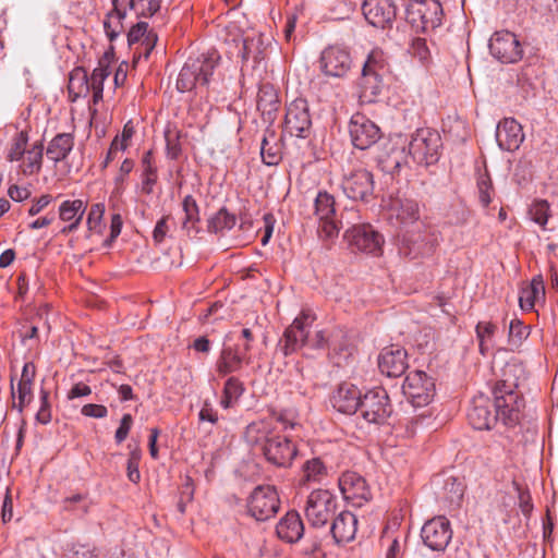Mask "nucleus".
Returning <instances> with one entry per match:
<instances>
[{
	"label": "nucleus",
	"instance_id": "nucleus-2",
	"mask_svg": "<svg viewBox=\"0 0 558 558\" xmlns=\"http://www.w3.org/2000/svg\"><path fill=\"white\" fill-rule=\"evenodd\" d=\"M514 372L515 366H507L504 369L506 378L497 380L492 390L498 420L507 427H514L520 423L525 405L523 396L518 390Z\"/></svg>",
	"mask_w": 558,
	"mask_h": 558
},
{
	"label": "nucleus",
	"instance_id": "nucleus-28",
	"mask_svg": "<svg viewBox=\"0 0 558 558\" xmlns=\"http://www.w3.org/2000/svg\"><path fill=\"white\" fill-rule=\"evenodd\" d=\"M304 531L303 521L300 514L294 510L288 511L276 526L278 537L290 544L299 542L303 537Z\"/></svg>",
	"mask_w": 558,
	"mask_h": 558
},
{
	"label": "nucleus",
	"instance_id": "nucleus-31",
	"mask_svg": "<svg viewBox=\"0 0 558 558\" xmlns=\"http://www.w3.org/2000/svg\"><path fill=\"white\" fill-rule=\"evenodd\" d=\"M184 218L181 223L182 230L187 236H195L201 232V210L196 199L192 195H185L182 199Z\"/></svg>",
	"mask_w": 558,
	"mask_h": 558
},
{
	"label": "nucleus",
	"instance_id": "nucleus-23",
	"mask_svg": "<svg viewBox=\"0 0 558 558\" xmlns=\"http://www.w3.org/2000/svg\"><path fill=\"white\" fill-rule=\"evenodd\" d=\"M361 390L351 383H341L330 397L332 408L342 414H354L361 404Z\"/></svg>",
	"mask_w": 558,
	"mask_h": 558
},
{
	"label": "nucleus",
	"instance_id": "nucleus-20",
	"mask_svg": "<svg viewBox=\"0 0 558 558\" xmlns=\"http://www.w3.org/2000/svg\"><path fill=\"white\" fill-rule=\"evenodd\" d=\"M387 216L390 221L396 225L408 226L418 220L420 207L418 203L404 195L397 194L390 196L386 204Z\"/></svg>",
	"mask_w": 558,
	"mask_h": 558
},
{
	"label": "nucleus",
	"instance_id": "nucleus-56",
	"mask_svg": "<svg viewBox=\"0 0 558 558\" xmlns=\"http://www.w3.org/2000/svg\"><path fill=\"white\" fill-rule=\"evenodd\" d=\"M109 61L107 58L99 60L98 65L94 69L89 78V88H104V82L109 76Z\"/></svg>",
	"mask_w": 558,
	"mask_h": 558
},
{
	"label": "nucleus",
	"instance_id": "nucleus-60",
	"mask_svg": "<svg viewBox=\"0 0 558 558\" xmlns=\"http://www.w3.org/2000/svg\"><path fill=\"white\" fill-rule=\"evenodd\" d=\"M470 216L471 211L465 206H453L447 214V221L450 225L464 226L469 222Z\"/></svg>",
	"mask_w": 558,
	"mask_h": 558
},
{
	"label": "nucleus",
	"instance_id": "nucleus-24",
	"mask_svg": "<svg viewBox=\"0 0 558 558\" xmlns=\"http://www.w3.org/2000/svg\"><path fill=\"white\" fill-rule=\"evenodd\" d=\"M339 489L344 499L362 505L371 499L369 487L363 476L355 472H344L338 480Z\"/></svg>",
	"mask_w": 558,
	"mask_h": 558
},
{
	"label": "nucleus",
	"instance_id": "nucleus-48",
	"mask_svg": "<svg viewBox=\"0 0 558 558\" xmlns=\"http://www.w3.org/2000/svg\"><path fill=\"white\" fill-rule=\"evenodd\" d=\"M126 15L123 13L109 11L104 20V31L109 41H114L123 32V21Z\"/></svg>",
	"mask_w": 558,
	"mask_h": 558
},
{
	"label": "nucleus",
	"instance_id": "nucleus-38",
	"mask_svg": "<svg viewBox=\"0 0 558 558\" xmlns=\"http://www.w3.org/2000/svg\"><path fill=\"white\" fill-rule=\"evenodd\" d=\"M90 92L87 72L82 66H76L70 72L68 93L69 99L75 102L81 97H86Z\"/></svg>",
	"mask_w": 558,
	"mask_h": 558
},
{
	"label": "nucleus",
	"instance_id": "nucleus-12",
	"mask_svg": "<svg viewBox=\"0 0 558 558\" xmlns=\"http://www.w3.org/2000/svg\"><path fill=\"white\" fill-rule=\"evenodd\" d=\"M402 392L413 407H425L435 397L434 379L423 371L410 372L403 381Z\"/></svg>",
	"mask_w": 558,
	"mask_h": 558
},
{
	"label": "nucleus",
	"instance_id": "nucleus-22",
	"mask_svg": "<svg viewBox=\"0 0 558 558\" xmlns=\"http://www.w3.org/2000/svg\"><path fill=\"white\" fill-rule=\"evenodd\" d=\"M468 420L477 430H488L499 421L496 411L492 410L489 399L483 395L473 398L468 411Z\"/></svg>",
	"mask_w": 558,
	"mask_h": 558
},
{
	"label": "nucleus",
	"instance_id": "nucleus-6",
	"mask_svg": "<svg viewBox=\"0 0 558 558\" xmlns=\"http://www.w3.org/2000/svg\"><path fill=\"white\" fill-rule=\"evenodd\" d=\"M338 508L333 494L327 489H315L307 497L305 517L313 527H323L336 515Z\"/></svg>",
	"mask_w": 558,
	"mask_h": 558
},
{
	"label": "nucleus",
	"instance_id": "nucleus-62",
	"mask_svg": "<svg viewBox=\"0 0 558 558\" xmlns=\"http://www.w3.org/2000/svg\"><path fill=\"white\" fill-rule=\"evenodd\" d=\"M36 421L43 425L51 422V405L49 402V392L45 389L40 390V408L35 416Z\"/></svg>",
	"mask_w": 558,
	"mask_h": 558
},
{
	"label": "nucleus",
	"instance_id": "nucleus-16",
	"mask_svg": "<svg viewBox=\"0 0 558 558\" xmlns=\"http://www.w3.org/2000/svg\"><path fill=\"white\" fill-rule=\"evenodd\" d=\"M488 47L490 54L505 64L515 63L523 57L519 39L509 31L495 32L489 39Z\"/></svg>",
	"mask_w": 558,
	"mask_h": 558
},
{
	"label": "nucleus",
	"instance_id": "nucleus-52",
	"mask_svg": "<svg viewBox=\"0 0 558 558\" xmlns=\"http://www.w3.org/2000/svg\"><path fill=\"white\" fill-rule=\"evenodd\" d=\"M28 133L25 130L17 132L11 140L7 159L11 162L20 161L27 150Z\"/></svg>",
	"mask_w": 558,
	"mask_h": 558
},
{
	"label": "nucleus",
	"instance_id": "nucleus-14",
	"mask_svg": "<svg viewBox=\"0 0 558 558\" xmlns=\"http://www.w3.org/2000/svg\"><path fill=\"white\" fill-rule=\"evenodd\" d=\"M452 535L451 523L445 515H436L427 520L421 529L423 544L433 551H445Z\"/></svg>",
	"mask_w": 558,
	"mask_h": 558
},
{
	"label": "nucleus",
	"instance_id": "nucleus-47",
	"mask_svg": "<svg viewBox=\"0 0 558 558\" xmlns=\"http://www.w3.org/2000/svg\"><path fill=\"white\" fill-rule=\"evenodd\" d=\"M383 75L369 74L362 71L361 87L362 97L368 102H373L375 97L378 96L383 89Z\"/></svg>",
	"mask_w": 558,
	"mask_h": 558
},
{
	"label": "nucleus",
	"instance_id": "nucleus-51",
	"mask_svg": "<svg viewBox=\"0 0 558 558\" xmlns=\"http://www.w3.org/2000/svg\"><path fill=\"white\" fill-rule=\"evenodd\" d=\"M270 417L282 425V429H294L299 425V414L293 408H272Z\"/></svg>",
	"mask_w": 558,
	"mask_h": 558
},
{
	"label": "nucleus",
	"instance_id": "nucleus-57",
	"mask_svg": "<svg viewBox=\"0 0 558 558\" xmlns=\"http://www.w3.org/2000/svg\"><path fill=\"white\" fill-rule=\"evenodd\" d=\"M142 451L140 448L131 450L126 462V476L130 482L137 484L141 481L140 461Z\"/></svg>",
	"mask_w": 558,
	"mask_h": 558
},
{
	"label": "nucleus",
	"instance_id": "nucleus-30",
	"mask_svg": "<svg viewBox=\"0 0 558 558\" xmlns=\"http://www.w3.org/2000/svg\"><path fill=\"white\" fill-rule=\"evenodd\" d=\"M256 102L257 109L262 112L264 119L272 122L280 104L276 88L269 83L262 84L258 88Z\"/></svg>",
	"mask_w": 558,
	"mask_h": 558
},
{
	"label": "nucleus",
	"instance_id": "nucleus-32",
	"mask_svg": "<svg viewBox=\"0 0 558 558\" xmlns=\"http://www.w3.org/2000/svg\"><path fill=\"white\" fill-rule=\"evenodd\" d=\"M410 155L407 147L392 145L389 150L378 158L380 169L389 174L398 173L403 167L408 166Z\"/></svg>",
	"mask_w": 558,
	"mask_h": 558
},
{
	"label": "nucleus",
	"instance_id": "nucleus-21",
	"mask_svg": "<svg viewBox=\"0 0 558 558\" xmlns=\"http://www.w3.org/2000/svg\"><path fill=\"white\" fill-rule=\"evenodd\" d=\"M377 362L380 373L388 377H400L409 367L407 351L393 344L381 350Z\"/></svg>",
	"mask_w": 558,
	"mask_h": 558
},
{
	"label": "nucleus",
	"instance_id": "nucleus-25",
	"mask_svg": "<svg viewBox=\"0 0 558 558\" xmlns=\"http://www.w3.org/2000/svg\"><path fill=\"white\" fill-rule=\"evenodd\" d=\"M357 531V518L349 510L337 512L331 519L330 534L333 543L344 545L355 538Z\"/></svg>",
	"mask_w": 558,
	"mask_h": 558
},
{
	"label": "nucleus",
	"instance_id": "nucleus-41",
	"mask_svg": "<svg viewBox=\"0 0 558 558\" xmlns=\"http://www.w3.org/2000/svg\"><path fill=\"white\" fill-rule=\"evenodd\" d=\"M142 192L150 195L154 192V186L158 180L157 167L154 163L153 151L144 153L142 157Z\"/></svg>",
	"mask_w": 558,
	"mask_h": 558
},
{
	"label": "nucleus",
	"instance_id": "nucleus-44",
	"mask_svg": "<svg viewBox=\"0 0 558 558\" xmlns=\"http://www.w3.org/2000/svg\"><path fill=\"white\" fill-rule=\"evenodd\" d=\"M92 500L87 494L76 493L71 496L63 498L61 505L62 510L72 512L75 515L82 518L89 512Z\"/></svg>",
	"mask_w": 558,
	"mask_h": 558
},
{
	"label": "nucleus",
	"instance_id": "nucleus-33",
	"mask_svg": "<svg viewBox=\"0 0 558 558\" xmlns=\"http://www.w3.org/2000/svg\"><path fill=\"white\" fill-rule=\"evenodd\" d=\"M465 485L457 477H448L442 486L440 499L449 511L458 510L463 500Z\"/></svg>",
	"mask_w": 558,
	"mask_h": 558
},
{
	"label": "nucleus",
	"instance_id": "nucleus-1",
	"mask_svg": "<svg viewBox=\"0 0 558 558\" xmlns=\"http://www.w3.org/2000/svg\"><path fill=\"white\" fill-rule=\"evenodd\" d=\"M246 445L276 468L288 469L298 454L296 445L287 435L275 432L270 422L265 420L250 423L244 430Z\"/></svg>",
	"mask_w": 558,
	"mask_h": 558
},
{
	"label": "nucleus",
	"instance_id": "nucleus-19",
	"mask_svg": "<svg viewBox=\"0 0 558 558\" xmlns=\"http://www.w3.org/2000/svg\"><path fill=\"white\" fill-rule=\"evenodd\" d=\"M362 11L365 20L377 28L391 27L397 17L393 0H364Z\"/></svg>",
	"mask_w": 558,
	"mask_h": 558
},
{
	"label": "nucleus",
	"instance_id": "nucleus-11",
	"mask_svg": "<svg viewBox=\"0 0 558 558\" xmlns=\"http://www.w3.org/2000/svg\"><path fill=\"white\" fill-rule=\"evenodd\" d=\"M312 130V117L306 99L296 98L287 105L282 134L306 138Z\"/></svg>",
	"mask_w": 558,
	"mask_h": 558
},
{
	"label": "nucleus",
	"instance_id": "nucleus-53",
	"mask_svg": "<svg viewBox=\"0 0 558 558\" xmlns=\"http://www.w3.org/2000/svg\"><path fill=\"white\" fill-rule=\"evenodd\" d=\"M363 72L369 74H384L386 71V60L384 52L379 49H374L367 56L366 61L364 62Z\"/></svg>",
	"mask_w": 558,
	"mask_h": 558
},
{
	"label": "nucleus",
	"instance_id": "nucleus-27",
	"mask_svg": "<svg viewBox=\"0 0 558 558\" xmlns=\"http://www.w3.org/2000/svg\"><path fill=\"white\" fill-rule=\"evenodd\" d=\"M248 352V343H244L241 349L225 345L217 361V372L219 375L226 376L240 371L243 362L250 364L251 357Z\"/></svg>",
	"mask_w": 558,
	"mask_h": 558
},
{
	"label": "nucleus",
	"instance_id": "nucleus-42",
	"mask_svg": "<svg viewBox=\"0 0 558 558\" xmlns=\"http://www.w3.org/2000/svg\"><path fill=\"white\" fill-rule=\"evenodd\" d=\"M245 388L243 383L236 377H229L223 386L222 396L219 404L222 409L228 410L233 408L244 393Z\"/></svg>",
	"mask_w": 558,
	"mask_h": 558
},
{
	"label": "nucleus",
	"instance_id": "nucleus-8",
	"mask_svg": "<svg viewBox=\"0 0 558 558\" xmlns=\"http://www.w3.org/2000/svg\"><path fill=\"white\" fill-rule=\"evenodd\" d=\"M357 412L368 424L384 425L392 413L387 391L377 388L362 395Z\"/></svg>",
	"mask_w": 558,
	"mask_h": 558
},
{
	"label": "nucleus",
	"instance_id": "nucleus-10",
	"mask_svg": "<svg viewBox=\"0 0 558 558\" xmlns=\"http://www.w3.org/2000/svg\"><path fill=\"white\" fill-rule=\"evenodd\" d=\"M318 219L317 233L324 241H331L339 234L340 226L336 219L335 197L326 191H319L314 202Z\"/></svg>",
	"mask_w": 558,
	"mask_h": 558
},
{
	"label": "nucleus",
	"instance_id": "nucleus-3",
	"mask_svg": "<svg viewBox=\"0 0 558 558\" xmlns=\"http://www.w3.org/2000/svg\"><path fill=\"white\" fill-rule=\"evenodd\" d=\"M220 56L216 50L202 53L196 58L190 57L181 69L177 88L181 93L190 92L197 85L206 86L213 75Z\"/></svg>",
	"mask_w": 558,
	"mask_h": 558
},
{
	"label": "nucleus",
	"instance_id": "nucleus-5",
	"mask_svg": "<svg viewBox=\"0 0 558 558\" xmlns=\"http://www.w3.org/2000/svg\"><path fill=\"white\" fill-rule=\"evenodd\" d=\"M442 7L437 0H409L405 21L415 33H426L441 24Z\"/></svg>",
	"mask_w": 558,
	"mask_h": 558
},
{
	"label": "nucleus",
	"instance_id": "nucleus-26",
	"mask_svg": "<svg viewBox=\"0 0 558 558\" xmlns=\"http://www.w3.org/2000/svg\"><path fill=\"white\" fill-rule=\"evenodd\" d=\"M523 140L522 126L513 118H505L497 124L496 141L502 150L514 151Z\"/></svg>",
	"mask_w": 558,
	"mask_h": 558
},
{
	"label": "nucleus",
	"instance_id": "nucleus-59",
	"mask_svg": "<svg viewBox=\"0 0 558 558\" xmlns=\"http://www.w3.org/2000/svg\"><path fill=\"white\" fill-rule=\"evenodd\" d=\"M105 214V205L97 203L92 205L87 215V227L89 231L100 233L101 232V220Z\"/></svg>",
	"mask_w": 558,
	"mask_h": 558
},
{
	"label": "nucleus",
	"instance_id": "nucleus-55",
	"mask_svg": "<svg viewBox=\"0 0 558 558\" xmlns=\"http://www.w3.org/2000/svg\"><path fill=\"white\" fill-rule=\"evenodd\" d=\"M531 219L542 227L544 230L546 229V223L550 216L549 214V204L545 199L535 201L529 210Z\"/></svg>",
	"mask_w": 558,
	"mask_h": 558
},
{
	"label": "nucleus",
	"instance_id": "nucleus-46",
	"mask_svg": "<svg viewBox=\"0 0 558 558\" xmlns=\"http://www.w3.org/2000/svg\"><path fill=\"white\" fill-rule=\"evenodd\" d=\"M497 326L492 322H480L475 327L476 338L478 340L480 352L486 355L495 347L494 336Z\"/></svg>",
	"mask_w": 558,
	"mask_h": 558
},
{
	"label": "nucleus",
	"instance_id": "nucleus-34",
	"mask_svg": "<svg viewBox=\"0 0 558 558\" xmlns=\"http://www.w3.org/2000/svg\"><path fill=\"white\" fill-rule=\"evenodd\" d=\"M74 146V135L72 133H59L48 144L46 155L54 163L64 160Z\"/></svg>",
	"mask_w": 558,
	"mask_h": 558
},
{
	"label": "nucleus",
	"instance_id": "nucleus-36",
	"mask_svg": "<svg viewBox=\"0 0 558 558\" xmlns=\"http://www.w3.org/2000/svg\"><path fill=\"white\" fill-rule=\"evenodd\" d=\"M158 40L157 34L154 31L148 29L147 22H138L133 25L128 33V43L129 45H133L136 43H142L144 46L145 52L144 56L147 58L151 50L155 48L156 43Z\"/></svg>",
	"mask_w": 558,
	"mask_h": 558
},
{
	"label": "nucleus",
	"instance_id": "nucleus-9",
	"mask_svg": "<svg viewBox=\"0 0 558 558\" xmlns=\"http://www.w3.org/2000/svg\"><path fill=\"white\" fill-rule=\"evenodd\" d=\"M315 319L316 316L311 310H303L284 330L279 345L286 356L306 347L310 329Z\"/></svg>",
	"mask_w": 558,
	"mask_h": 558
},
{
	"label": "nucleus",
	"instance_id": "nucleus-63",
	"mask_svg": "<svg viewBox=\"0 0 558 558\" xmlns=\"http://www.w3.org/2000/svg\"><path fill=\"white\" fill-rule=\"evenodd\" d=\"M330 330H317L314 336L308 333L306 347L315 350L327 349L329 347Z\"/></svg>",
	"mask_w": 558,
	"mask_h": 558
},
{
	"label": "nucleus",
	"instance_id": "nucleus-43",
	"mask_svg": "<svg viewBox=\"0 0 558 558\" xmlns=\"http://www.w3.org/2000/svg\"><path fill=\"white\" fill-rule=\"evenodd\" d=\"M236 223V217L230 214L226 207L220 208L207 221V230L210 233H222L231 230Z\"/></svg>",
	"mask_w": 558,
	"mask_h": 558
},
{
	"label": "nucleus",
	"instance_id": "nucleus-39",
	"mask_svg": "<svg viewBox=\"0 0 558 558\" xmlns=\"http://www.w3.org/2000/svg\"><path fill=\"white\" fill-rule=\"evenodd\" d=\"M43 142H35L32 147L25 151V155L22 158V163L20 166L22 173L26 177L39 173L43 167Z\"/></svg>",
	"mask_w": 558,
	"mask_h": 558
},
{
	"label": "nucleus",
	"instance_id": "nucleus-4",
	"mask_svg": "<svg viewBox=\"0 0 558 558\" xmlns=\"http://www.w3.org/2000/svg\"><path fill=\"white\" fill-rule=\"evenodd\" d=\"M442 140L438 131L430 128L417 129L408 144V153L421 166L435 165L442 151Z\"/></svg>",
	"mask_w": 558,
	"mask_h": 558
},
{
	"label": "nucleus",
	"instance_id": "nucleus-7",
	"mask_svg": "<svg viewBox=\"0 0 558 558\" xmlns=\"http://www.w3.org/2000/svg\"><path fill=\"white\" fill-rule=\"evenodd\" d=\"M247 513L256 521L274 518L280 508V498L275 486L258 485L246 500Z\"/></svg>",
	"mask_w": 558,
	"mask_h": 558
},
{
	"label": "nucleus",
	"instance_id": "nucleus-45",
	"mask_svg": "<svg viewBox=\"0 0 558 558\" xmlns=\"http://www.w3.org/2000/svg\"><path fill=\"white\" fill-rule=\"evenodd\" d=\"M545 288L541 279H533L529 287L520 292L519 303L520 307L524 311H530L534 307L537 300L544 296Z\"/></svg>",
	"mask_w": 558,
	"mask_h": 558
},
{
	"label": "nucleus",
	"instance_id": "nucleus-13",
	"mask_svg": "<svg viewBox=\"0 0 558 558\" xmlns=\"http://www.w3.org/2000/svg\"><path fill=\"white\" fill-rule=\"evenodd\" d=\"M353 59L348 47L330 45L326 47L319 57L320 71L331 77L342 78L352 68Z\"/></svg>",
	"mask_w": 558,
	"mask_h": 558
},
{
	"label": "nucleus",
	"instance_id": "nucleus-17",
	"mask_svg": "<svg viewBox=\"0 0 558 558\" xmlns=\"http://www.w3.org/2000/svg\"><path fill=\"white\" fill-rule=\"evenodd\" d=\"M349 134L354 147L364 150L381 137L379 126L365 114L356 112L349 122Z\"/></svg>",
	"mask_w": 558,
	"mask_h": 558
},
{
	"label": "nucleus",
	"instance_id": "nucleus-29",
	"mask_svg": "<svg viewBox=\"0 0 558 558\" xmlns=\"http://www.w3.org/2000/svg\"><path fill=\"white\" fill-rule=\"evenodd\" d=\"M86 209L87 204L82 199L62 202L59 206V218L69 225L61 229V233L68 234L76 231Z\"/></svg>",
	"mask_w": 558,
	"mask_h": 558
},
{
	"label": "nucleus",
	"instance_id": "nucleus-37",
	"mask_svg": "<svg viewBox=\"0 0 558 558\" xmlns=\"http://www.w3.org/2000/svg\"><path fill=\"white\" fill-rule=\"evenodd\" d=\"M430 251L425 238L422 234H404L399 244L400 255L415 259Z\"/></svg>",
	"mask_w": 558,
	"mask_h": 558
},
{
	"label": "nucleus",
	"instance_id": "nucleus-35",
	"mask_svg": "<svg viewBox=\"0 0 558 558\" xmlns=\"http://www.w3.org/2000/svg\"><path fill=\"white\" fill-rule=\"evenodd\" d=\"M351 351L352 348L347 333L340 328L330 330L328 356L331 360H336L335 363L339 365L341 360H345L351 355Z\"/></svg>",
	"mask_w": 558,
	"mask_h": 558
},
{
	"label": "nucleus",
	"instance_id": "nucleus-64",
	"mask_svg": "<svg viewBox=\"0 0 558 558\" xmlns=\"http://www.w3.org/2000/svg\"><path fill=\"white\" fill-rule=\"evenodd\" d=\"M17 404H14V407L17 409L19 412H22L24 408L31 403L33 399V385H26V384H17Z\"/></svg>",
	"mask_w": 558,
	"mask_h": 558
},
{
	"label": "nucleus",
	"instance_id": "nucleus-58",
	"mask_svg": "<svg viewBox=\"0 0 558 558\" xmlns=\"http://www.w3.org/2000/svg\"><path fill=\"white\" fill-rule=\"evenodd\" d=\"M161 0H135L134 11L138 17H151L160 11Z\"/></svg>",
	"mask_w": 558,
	"mask_h": 558
},
{
	"label": "nucleus",
	"instance_id": "nucleus-61",
	"mask_svg": "<svg viewBox=\"0 0 558 558\" xmlns=\"http://www.w3.org/2000/svg\"><path fill=\"white\" fill-rule=\"evenodd\" d=\"M478 199L483 207H487L492 202L493 184L487 174H482L477 180Z\"/></svg>",
	"mask_w": 558,
	"mask_h": 558
},
{
	"label": "nucleus",
	"instance_id": "nucleus-50",
	"mask_svg": "<svg viewBox=\"0 0 558 558\" xmlns=\"http://www.w3.org/2000/svg\"><path fill=\"white\" fill-rule=\"evenodd\" d=\"M268 135L275 138V131L267 130L265 135L263 136L260 144V156L265 165L275 166L278 165L279 161L281 160L280 150L276 144L271 145L269 143Z\"/></svg>",
	"mask_w": 558,
	"mask_h": 558
},
{
	"label": "nucleus",
	"instance_id": "nucleus-49",
	"mask_svg": "<svg viewBox=\"0 0 558 558\" xmlns=\"http://www.w3.org/2000/svg\"><path fill=\"white\" fill-rule=\"evenodd\" d=\"M530 335V327L524 325L519 318L514 317L509 323L508 343L511 350L521 347L523 341Z\"/></svg>",
	"mask_w": 558,
	"mask_h": 558
},
{
	"label": "nucleus",
	"instance_id": "nucleus-18",
	"mask_svg": "<svg viewBox=\"0 0 558 558\" xmlns=\"http://www.w3.org/2000/svg\"><path fill=\"white\" fill-rule=\"evenodd\" d=\"M341 187L350 199L367 202L374 193L373 174L366 169L353 170L343 177Z\"/></svg>",
	"mask_w": 558,
	"mask_h": 558
},
{
	"label": "nucleus",
	"instance_id": "nucleus-40",
	"mask_svg": "<svg viewBox=\"0 0 558 558\" xmlns=\"http://www.w3.org/2000/svg\"><path fill=\"white\" fill-rule=\"evenodd\" d=\"M328 475V469L320 458L306 460L302 465L301 484H322Z\"/></svg>",
	"mask_w": 558,
	"mask_h": 558
},
{
	"label": "nucleus",
	"instance_id": "nucleus-54",
	"mask_svg": "<svg viewBox=\"0 0 558 558\" xmlns=\"http://www.w3.org/2000/svg\"><path fill=\"white\" fill-rule=\"evenodd\" d=\"M181 133L173 129H167L165 132L166 140V153L167 157L171 160H177L182 154V147L180 143Z\"/></svg>",
	"mask_w": 558,
	"mask_h": 558
},
{
	"label": "nucleus",
	"instance_id": "nucleus-15",
	"mask_svg": "<svg viewBox=\"0 0 558 558\" xmlns=\"http://www.w3.org/2000/svg\"><path fill=\"white\" fill-rule=\"evenodd\" d=\"M344 239L352 248L372 255H379L385 242L384 236L368 223L351 227L345 231Z\"/></svg>",
	"mask_w": 558,
	"mask_h": 558
}]
</instances>
